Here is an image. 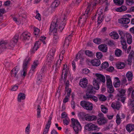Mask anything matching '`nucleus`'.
Wrapping results in <instances>:
<instances>
[{"mask_svg":"<svg viewBox=\"0 0 134 134\" xmlns=\"http://www.w3.org/2000/svg\"><path fill=\"white\" fill-rule=\"evenodd\" d=\"M95 75L97 77V79L94 80L93 83L94 88L98 90L99 88V84L100 82H102L103 83L105 82V78L104 76L100 74H96Z\"/></svg>","mask_w":134,"mask_h":134,"instance_id":"obj_1","label":"nucleus"},{"mask_svg":"<svg viewBox=\"0 0 134 134\" xmlns=\"http://www.w3.org/2000/svg\"><path fill=\"white\" fill-rule=\"evenodd\" d=\"M72 124L73 126V128L75 131L77 133H78L79 131L81 129V126L80 123L77 120L74 118L71 119Z\"/></svg>","mask_w":134,"mask_h":134,"instance_id":"obj_2","label":"nucleus"},{"mask_svg":"<svg viewBox=\"0 0 134 134\" xmlns=\"http://www.w3.org/2000/svg\"><path fill=\"white\" fill-rule=\"evenodd\" d=\"M91 4L90 3H88V6L86 9V10L85 11V13H84L83 15L82 16V17H80L79 18V20L78 23L83 24V23L81 21V19L82 18H84L85 19H86L87 17H88V13H91V12L92 10V8H91Z\"/></svg>","mask_w":134,"mask_h":134,"instance_id":"obj_3","label":"nucleus"},{"mask_svg":"<svg viewBox=\"0 0 134 134\" xmlns=\"http://www.w3.org/2000/svg\"><path fill=\"white\" fill-rule=\"evenodd\" d=\"M80 105L84 109L88 110H91L93 109V104L86 101H82L80 102Z\"/></svg>","mask_w":134,"mask_h":134,"instance_id":"obj_4","label":"nucleus"},{"mask_svg":"<svg viewBox=\"0 0 134 134\" xmlns=\"http://www.w3.org/2000/svg\"><path fill=\"white\" fill-rule=\"evenodd\" d=\"M59 23L58 21V19H57L54 20L52 22L49 28L50 31L51 32H53V33L56 34L57 32V26L58 23Z\"/></svg>","mask_w":134,"mask_h":134,"instance_id":"obj_5","label":"nucleus"},{"mask_svg":"<svg viewBox=\"0 0 134 134\" xmlns=\"http://www.w3.org/2000/svg\"><path fill=\"white\" fill-rule=\"evenodd\" d=\"M85 129L88 131H98L99 128L98 126L92 123L88 124L85 126Z\"/></svg>","mask_w":134,"mask_h":134,"instance_id":"obj_6","label":"nucleus"},{"mask_svg":"<svg viewBox=\"0 0 134 134\" xmlns=\"http://www.w3.org/2000/svg\"><path fill=\"white\" fill-rule=\"evenodd\" d=\"M118 21L119 23L122 24L124 26L127 27L128 26L127 24L129 23L130 20L128 18H122L119 19Z\"/></svg>","mask_w":134,"mask_h":134,"instance_id":"obj_7","label":"nucleus"},{"mask_svg":"<svg viewBox=\"0 0 134 134\" xmlns=\"http://www.w3.org/2000/svg\"><path fill=\"white\" fill-rule=\"evenodd\" d=\"M95 89H96L92 86L89 85L87 87V92L85 96H87V95H90L91 94H94L95 92Z\"/></svg>","mask_w":134,"mask_h":134,"instance_id":"obj_8","label":"nucleus"},{"mask_svg":"<svg viewBox=\"0 0 134 134\" xmlns=\"http://www.w3.org/2000/svg\"><path fill=\"white\" fill-rule=\"evenodd\" d=\"M121 105L119 102L116 103L113 102L112 104L111 107L114 109L118 110H119Z\"/></svg>","mask_w":134,"mask_h":134,"instance_id":"obj_9","label":"nucleus"},{"mask_svg":"<svg viewBox=\"0 0 134 134\" xmlns=\"http://www.w3.org/2000/svg\"><path fill=\"white\" fill-rule=\"evenodd\" d=\"M98 48L100 51L104 52H106L107 51V46L105 44H102L99 45Z\"/></svg>","mask_w":134,"mask_h":134,"instance_id":"obj_10","label":"nucleus"},{"mask_svg":"<svg viewBox=\"0 0 134 134\" xmlns=\"http://www.w3.org/2000/svg\"><path fill=\"white\" fill-rule=\"evenodd\" d=\"M97 117L95 116H88V115H86L85 120L87 121H95L97 120Z\"/></svg>","mask_w":134,"mask_h":134,"instance_id":"obj_11","label":"nucleus"},{"mask_svg":"<svg viewBox=\"0 0 134 134\" xmlns=\"http://www.w3.org/2000/svg\"><path fill=\"white\" fill-rule=\"evenodd\" d=\"M106 78L107 87L112 86V82L110 76L109 75H107L106 76Z\"/></svg>","mask_w":134,"mask_h":134,"instance_id":"obj_12","label":"nucleus"},{"mask_svg":"<svg viewBox=\"0 0 134 134\" xmlns=\"http://www.w3.org/2000/svg\"><path fill=\"white\" fill-rule=\"evenodd\" d=\"M53 56L51 52H49L47 55V61L49 64L53 62Z\"/></svg>","mask_w":134,"mask_h":134,"instance_id":"obj_13","label":"nucleus"},{"mask_svg":"<svg viewBox=\"0 0 134 134\" xmlns=\"http://www.w3.org/2000/svg\"><path fill=\"white\" fill-rule=\"evenodd\" d=\"M88 82L86 79L83 80H81L80 82L79 85L82 87L85 88L87 86Z\"/></svg>","mask_w":134,"mask_h":134,"instance_id":"obj_14","label":"nucleus"},{"mask_svg":"<svg viewBox=\"0 0 134 134\" xmlns=\"http://www.w3.org/2000/svg\"><path fill=\"white\" fill-rule=\"evenodd\" d=\"M120 38L121 39L120 41L121 44L122 46V48L126 50L127 48V46L126 41L124 38V37H121Z\"/></svg>","mask_w":134,"mask_h":134,"instance_id":"obj_15","label":"nucleus"},{"mask_svg":"<svg viewBox=\"0 0 134 134\" xmlns=\"http://www.w3.org/2000/svg\"><path fill=\"white\" fill-rule=\"evenodd\" d=\"M87 96H84L83 97V98L85 100H87L89 99L90 98H91L94 101L96 102L98 100L97 98L95 96H92V95H87Z\"/></svg>","mask_w":134,"mask_h":134,"instance_id":"obj_16","label":"nucleus"},{"mask_svg":"<svg viewBox=\"0 0 134 134\" xmlns=\"http://www.w3.org/2000/svg\"><path fill=\"white\" fill-rule=\"evenodd\" d=\"M97 123L99 125L104 124L107 122V120L104 118H100L97 119Z\"/></svg>","mask_w":134,"mask_h":134,"instance_id":"obj_17","label":"nucleus"},{"mask_svg":"<svg viewBox=\"0 0 134 134\" xmlns=\"http://www.w3.org/2000/svg\"><path fill=\"white\" fill-rule=\"evenodd\" d=\"M91 63L94 66H98L100 64L99 60L98 59H95L92 60L91 62Z\"/></svg>","mask_w":134,"mask_h":134,"instance_id":"obj_18","label":"nucleus"},{"mask_svg":"<svg viewBox=\"0 0 134 134\" xmlns=\"http://www.w3.org/2000/svg\"><path fill=\"white\" fill-rule=\"evenodd\" d=\"M18 38L19 35L18 34H16L12 40V41L13 42L14 44H13L12 45L10 44V47L12 48L14 47V44H15L18 42Z\"/></svg>","mask_w":134,"mask_h":134,"instance_id":"obj_19","label":"nucleus"},{"mask_svg":"<svg viewBox=\"0 0 134 134\" xmlns=\"http://www.w3.org/2000/svg\"><path fill=\"white\" fill-rule=\"evenodd\" d=\"M116 67L119 69H122L125 66V64L123 62H118L116 64Z\"/></svg>","mask_w":134,"mask_h":134,"instance_id":"obj_20","label":"nucleus"},{"mask_svg":"<svg viewBox=\"0 0 134 134\" xmlns=\"http://www.w3.org/2000/svg\"><path fill=\"white\" fill-rule=\"evenodd\" d=\"M68 72V70L66 69V70H63L62 71V76L61 77V79H62L63 76V75H64V81H65V78H66L67 77V74Z\"/></svg>","mask_w":134,"mask_h":134,"instance_id":"obj_21","label":"nucleus"},{"mask_svg":"<svg viewBox=\"0 0 134 134\" xmlns=\"http://www.w3.org/2000/svg\"><path fill=\"white\" fill-rule=\"evenodd\" d=\"M30 34L26 32L23 33L22 35L23 37V39L25 41L28 40L30 38Z\"/></svg>","mask_w":134,"mask_h":134,"instance_id":"obj_22","label":"nucleus"},{"mask_svg":"<svg viewBox=\"0 0 134 134\" xmlns=\"http://www.w3.org/2000/svg\"><path fill=\"white\" fill-rule=\"evenodd\" d=\"M7 44V42L4 41H1L0 42V50L4 49L6 48V45Z\"/></svg>","mask_w":134,"mask_h":134,"instance_id":"obj_23","label":"nucleus"},{"mask_svg":"<svg viewBox=\"0 0 134 134\" xmlns=\"http://www.w3.org/2000/svg\"><path fill=\"white\" fill-rule=\"evenodd\" d=\"M126 130L129 132H131L134 129V125H133L129 124L126 126Z\"/></svg>","mask_w":134,"mask_h":134,"instance_id":"obj_24","label":"nucleus"},{"mask_svg":"<svg viewBox=\"0 0 134 134\" xmlns=\"http://www.w3.org/2000/svg\"><path fill=\"white\" fill-rule=\"evenodd\" d=\"M127 9V7L123 5L117 8L116 10L118 12H122L126 11Z\"/></svg>","mask_w":134,"mask_h":134,"instance_id":"obj_25","label":"nucleus"},{"mask_svg":"<svg viewBox=\"0 0 134 134\" xmlns=\"http://www.w3.org/2000/svg\"><path fill=\"white\" fill-rule=\"evenodd\" d=\"M127 38V43L129 44H130L132 42V36L130 34H127L126 36Z\"/></svg>","mask_w":134,"mask_h":134,"instance_id":"obj_26","label":"nucleus"},{"mask_svg":"<svg viewBox=\"0 0 134 134\" xmlns=\"http://www.w3.org/2000/svg\"><path fill=\"white\" fill-rule=\"evenodd\" d=\"M99 15L98 17L97 21L98 24H100L103 20L104 18V16L102 13L100 14H99Z\"/></svg>","mask_w":134,"mask_h":134,"instance_id":"obj_27","label":"nucleus"},{"mask_svg":"<svg viewBox=\"0 0 134 134\" xmlns=\"http://www.w3.org/2000/svg\"><path fill=\"white\" fill-rule=\"evenodd\" d=\"M25 98V96L24 93H20L18 95V100L19 102H21V99H24Z\"/></svg>","mask_w":134,"mask_h":134,"instance_id":"obj_28","label":"nucleus"},{"mask_svg":"<svg viewBox=\"0 0 134 134\" xmlns=\"http://www.w3.org/2000/svg\"><path fill=\"white\" fill-rule=\"evenodd\" d=\"M115 79L117 80V81L115 83L114 82L113 83L115 87H118L120 86V81L119 80V78L117 77H115Z\"/></svg>","mask_w":134,"mask_h":134,"instance_id":"obj_29","label":"nucleus"},{"mask_svg":"<svg viewBox=\"0 0 134 134\" xmlns=\"http://www.w3.org/2000/svg\"><path fill=\"white\" fill-rule=\"evenodd\" d=\"M60 0H55L52 3V6L53 8H56L59 5Z\"/></svg>","mask_w":134,"mask_h":134,"instance_id":"obj_30","label":"nucleus"},{"mask_svg":"<svg viewBox=\"0 0 134 134\" xmlns=\"http://www.w3.org/2000/svg\"><path fill=\"white\" fill-rule=\"evenodd\" d=\"M18 72V70H16V68H14L11 70V75L13 77H15L16 76V75Z\"/></svg>","mask_w":134,"mask_h":134,"instance_id":"obj_31","label":"nucleus"},{"mask_svg":"<svg viewBox=\"0 0 134 134\" xmlns=\"http://www.w3.org/2000/svg\"><path fill=\"white\" fill-rule=\"evenodd\" d=\"M109 35L110 36H113L114 39H118L119 37L118 34L115 32H112L110 33Z\"/></svg>","mask_w":134,"mask_h":134,"instance_id":"obj_32","label":"nucleus"},{"mask_svg":"<svg viewBox=\"0 0 134 134\" xmlns=\"http://www.w3.org/2000/svg\"><path fill=\"white\" fill-rule=\"evenodd\" d=\"M86 115L85 113L83 112H80L78 114V115L80 118L83 120H85Z\"/></svg>","mask_w":134,"mask_h":134,"instance_id":"obj_33","label":"nucleus"},{"mask_svg":"<svg viewBox=\"0 0 134 134\" xmlns=\"http://www.w3.org/2000/svg\"><path fill=\"white\" fill-rule=\"evenodd\" d=\"M126 76L128 81H131L132 79L133 75L131 72L129 71L127 72Z\"/></svg>","mask_w":134,"mask_h":134,"instance_id":"obj_34","label":"nucleus"},{"mask_svg":"<svg viewBox=\"0 0 134 134\" xmlns=\"http://www.w3.org/2000/svg\"><path fill=\"white\" fill-rule=\"evenodd\" d=\"M115 54L116 56L119 57L122 55V51L120 49H117L115 51Z\"/></svg>","mask_w":134,"mask_h":134,"instance_id":"obj_35","label":"nucleus"},{"mask_svg":"<svg viewBox=\"0 0 134 134\" xmlns=\"http://www.w3.org/2000/svg\"><path fill=\"white\" fill-rule=\"evenodd\" d=\"M98 97L100 100L102 101H105L107 99V97L104 95L102 94L98 95Z\"/></svg>","mask_w":134,"mask_h":134,"instance_id":"obj_36","label":"nucleus"},{"mask_svg":"<svg viewBox=\"0 0 134 134\" xmlns=\"http://www.w3.org/2000/svg\"><path fill=\"white\" fill-rule=\"evenodd\" d=\"M114 1L115 4L121 5L123 3L124 0H114Z\"/></svg>","mask_w":134,"mask_h":134,"instance_id":"obj_37","label":"nucleus"},{"mask_svg":"<svg viewBox=\"0 0 134 134\" xmlns=\"http://www.w3.org/2000/svg\"><path fill=\"white\" fill-rule=\"evenodd\" d=\"M120 94H117L118 96L119 97H120L121 96H122L125 94L126 91L124 89H122L120 91H119Z\"/></svg>","mask_w":134,"mask_h":134,"instance_id":"obj_38","label":"nucleus"},{"mask_svg":"<svg viewBox=\"0 0 134 134\" xmlns=\"http://www.w3.org/2000/svg\"><path fill=\"white\" fill-rule=\"evenodd\" d=\"M50 125L46 124V125L45 128L44 129L43 134H47L48 132L49 128Z\"/></svg>","mask_w":134,"mask_h":134,"instance_id":"obj_39","label":"nucleus"},{"mask_svg":"<svg viewBox=\"0 0 134 134\" xmlns=\"http://www.w3.org/2000/svg\"><path fill=\"white\" fill-rule=\"evenodd\" d=\"M109 64L107 62H104L102 64L101 68L102 69H105L109 66Z\"/></svg>","mask_w":134,"mask_h":134,"instance_id":"obj_40","label":"nucleus"},{"mask_svg":"<svg viewBox=\"0 0 134 134\" xmlns=\"http://www.w3.org/2000/svg\"><path fill=\"white\" fill-rule=\"evenodd\" d=\"M85 54L89 57L93 56V54L92 52L89 50H86L85 52Z\"/></svg>","mask_w":134,"mask_h":134,"instance_id":"obj_41","label":"nucleus"},{"mask_svg":"<svg viewBox=\"0 0 134 134\" xmlns=\"http://www.w3.org/2000/svg\"><path fill=\"white\" fill-rule=\"evenodd\" d=\"M102 40L101 39L98 38H97L95 39H94L93 42L96 44H99L100 43Z\"/></svg>","mask_w":134,"mask_h":134,"instance_id":"obj_42","label":"nucleus"},{"mask_svg":"<svg viewBox=\"0 0 134 134\" xmlns=\"http://www.w3.org/2000/svg\"><path fill=\"white\" fill-rule=\"evenodd\" d=\"M101 108L102 111L104 113H106L107 112L108 109L103 105H101Z\"/></svg>","mask_w":134,"mask_h":134,"instance_id":"obj_43","label":"nucleus"},{"mask_svg":"<svg viewBox=\"0 0 134 134\" xmlns=\"http://www.w3.org/2000/svg\"><path fill=\"white\" fill-rule=\"evenodd\" d=\"M107 88L109 89V90H108V93H111L114 92V89L113 86L107 87Z\"/></svg>","mask_w":134,"mask_h":134,"instance_id":"obj_44","label":"nucleus"},{"mask_svg":"<svg viewBox=\"0 0 134 134\" xmlns=\"http://www.w3.org/2000/svg\"><path fill=\"white\" fill-rule=\"evenodd\" d=\"M40 41H37L35 44V45L34 47V50H37L38 48H39L38 46L40 45Z\"/></svg>","mask_w":134,"mask_h":134,"instance_id":"obj_45","label":"nucleus"},{"mask_svg":"<svg viewBox=\"0 0 134 134\" xmlns=\"http://www.w3.org/2000/svg\"><path fill=\"white\" fill-rule=\"evenodd\" d=\"M126 3L129 5H131L134 4V0H126Z\"/></svg>","mask_w":134,"mask_h":134,"instance_id":"obj_46","label":"nucleus"},{"mask_svg":"<svg viewBox=\"0 0 134 134\" xmlns=\"http://www.w3.org/2000/svg\"><path fill=\"white\" fill-rule=\"evenodd\" d=\"M121 121V120L120 117V116L118 114L116 116V123L118 125L120 124Z\"/></svg>","mask_w":134,"mask_h":134,"instance_id":"obj_47","label":"nucleus"},{"mask_svg":"<svg viewBox=\"0 0 134 134\" xmlns=\"http://www.w3.org/2000/svg\"><path fill=\"white\" fill-rule=\"evenodd\" d=\"M38 61L36 60V61H34V62L33 64L32 65V69L33 70L36 68V67L37 65Z\"/></svg>","mask_w":134,"mask_h":134,"instance_id":"obj_48","label":"nucleus"},{"mask_svg":"<svg viewBox=\"0 0 134 134\" xmlns=\"http://www.w3.org/2000/svg\"><path fill=\"white\" fill-rule=\"evenodd\" d=\"M54 37H53V44H55L57 42V40L58 38V37L56 35H54Z\"/></svg>","mask_w":134,"mask_h":134,"instance_id":"obj_49","label":"nucleus"},{"mask_svg":"<svg viewBox=\"0 0 134 134\" xmlns=\"http://www.w3.org/2000/svg\"><path fill=\"white\" fill-rule=\"evenodd\" d=\"M96 56L98 59L101 58L103 56L101 52H97L96 53Z\"/></svg>","mask_w":134,"mask_h":134,"instance_id":"obj_50","label":"nucleus"},{"mask_svg":"<svg viewBox=\"0 0 134 134\" xmlns=\"http://www.w3.org/2000/svg\"><path fill=\"white\" fill-rule=\"evenodd\" d=\"M34 34L35 35H38L40 31V30L39 29H38L37 28H36L35 27H34Z\"/></svg>","mask_w":134,"mask_h":134,"instance_id":"obj_51","label":"nucleus"},{"mask_svg":"<svg viewBox=\"0 0 134 134\" xmlns=\"http://www.w3.org/2000/svg\"><path fill=\"white\" fill-rule=\"evenodd\" d=\"M64 23L62 22L61 24H60V26L59 27V30L60 31H62L64 27Z\"/></svg>","mask_w":134,"mask_h":134,"instance_id":"obj_52","label":"nucleus"},{"mask_svg":"<svg viewBox=\"0 0 134 134\" xmlns=\"http://www.w3.org/2000/svg\"><path fill=\"white\" fill-rule=\"evenodd\" d=\"M69 38H68L67 39V38H66L65 39L64 43V44L63 45L64 46L65 45L67 46H68L69 44Z\"/></svg>","mask_w":134,"mask_h":134,"instance_id":"obj_53","label":"nucleus"},{"mask_svg":"<svg viewBox=\"0 0 134 134\" xmlns=\"http://www.w3.org/2000/svg\"><path fill=\"white\" fill-rule=\"evenodd\" d=\"M28 64V63H27V62H26L25 61H24L23 66V69H24V70H25V69L27 70V66Z\"/></svg>","mask_w":134,"mask_h":134,"instance_id":"obj_54","label":"nucleus"},{"mask_svg":"<svg viewBox=\"0 0 134 134\" xmlns=\"http://www.w3.org/2000/svg\"><path fill=\"white\" fill-rule=\"evenodd\" d=\"M26 70L25 69L24 70V69H23V71H22L21 73V75L22 77H24L26 75Z\"/></svg>","mask_w":134,"mask_h":134,"instance_id":"obj_55","label":"nucleus"},{"mask_svg":"<svg viewBox=\"0 0 134 134\" xmlns=\"http://www.w3.org/2000/svg\"><path fill=\"white\" fill-rule=\"evenodd\" d=\"M133 57H131L130 58V57L129 56V58L127 60V61L128 62V64L131 65V63L132 62V59Z\"/></svg>","mask_w":134,"mask_h":134,"instance_id":"obj_56","label":"nucleus"},{"mask_svg":"<svg viewBox=\"0 0 134 134\" xmlns=\"http://www.w3.org/2000/svg\"><path fill=\"white\" fill-rule=\"evenodd\" d=\"M59 58L60 59V61H59V60L58 61H57V63L56 64V66H57V65H58V62H59L60 63H61L62 60L63 59V56L62 55H61V54H60L59 55Z\"/></svg>","mask_w":134,"mask_h":134,"instance_id":"obj_57","label":"nucleus"},{"mask_svg":"<svg viewBox=\"0 0 134 134\" xmlns=\"http://www.w3.org/2000/svg\"><path fill=\"white\" fill-rule=\"evenodd\" d=\"M120 98H119V99L120 100H121L122 103H124L125 101V100L126 98L123 97L122 96H120V97H119Z\"/></svg>","mask_w":134,"mask_h":134,"instance_id":"obj_58","label":"nucleus"},{"mask_svg":"<svg viewBox=\"0 0 134 134\" xmlns=\"http://www.w3.org/2000/svg\"><path fill=\"white\" fill-rule=\"evenodd\" d=\"M89 70L87 69H85L83 70V73L85 74H87L89 72Z\"/></svg>","mask_w":134,"mask_h":134,"instance_id":"obj_59","label":"nucleus"},{"mask_svg":"<svg viewBox=\"0 0 134 134\" xmlns=\"http://www.w3.org/2000/svg\"><path fill=\"white\" fill-rule=\"evenodd\" d=\"M30 124H29L28 126L26 127L25 129V131L27 132V134H29L28 132L30 131Z\"/></svg>","mask_w":134,"mask_h":134,"instance_id":"obj_60","label":"nucleus"},{"mask_svg":"<svg viewBox=\"0 0 134 134\" xmlns=\"http://www.w3.org/2000/svg\"><path fill=\"white\" fill-rule=\"evenodd\" d=\"M107 43L109 45L112 46L114 44L113 42L112 41L109 40L107 41Z\"/></svg>","mask_w":134,"mask_h":134,"instance_id":"obj_61","label":"nucleus"},{"mask_svg":"<svg viewBox=\"0 0 134 134\" xmlns=\"http://www.w3.org/2000/svg\"><path fill=\"white\" fill-rule=\"evenodd\" d=\"M119 33L120 36H121V37H124L125 34L122 31L120 30H119Z\"/></svg>","mask_w":134,"mask_h":134,"instance_id":"obj_62","label":"nucleus"},{"mask_svg":"<svg viewBox=\"0 0 134 134\" xmlns=\"http://www.w3.org/2000/svg\"><path fill=\"white\" fill-rule=\"evenodd\" d=\"M36 19H38L39 20H40L41 19V16L39 13H38L35 16Z\"/></svg>","mask_w":134,"mask_h":134,"instance_id":"obj_63","label":"nucleus"},{"mask_svg":"<svg viewBox=\"0 0 134 134\" xmlns=\"http://www.w3.org/2000/svg\"><path fill=\"white\" fill-rule=\"evenodd\" d=\"M69 120H67L66 119H64L63 120V123L64 125L65 124L66 125H68L69 123Z\"/></svg>","mask_w":134,"mask_h":134,"instance_id":"obj_64","label":"nucleus"}]
</instances>
